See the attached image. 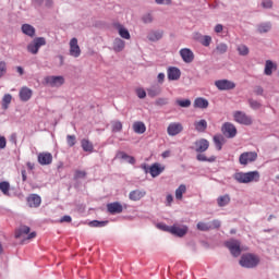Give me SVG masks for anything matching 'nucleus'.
Wrapping results in <instances>:
<instances>
[{"label": "nucleus", "instance_id": "c756f323", "mask_svg": "<svg viewBox=\"0 0 279 279\" xmlns=\"http://www.w3.org/2000/svg\"><path fill=\"white\" fill-rule=\"evenodd\" d=\"M81 147L83 150L88 151L89 154H92L93 149H95L93 143L86 138L81 141Z\"/></svg>", "mask_w": 279, "mask_h": 279}, {"label": "nucleus", "instance_id": "3c124183", "mask_svg": "<svg viewBox=\"0 0 279 279\" xmlns=\"http://www.w3.org/2000/svg\"><path fill=\"white\" fill-rule=\"evenodd\" d=\"M209 228H210V230H217V229L221 228V221L213 220L211 222H209Z\"/></svg>", "mask_w": 279, "mask_h": 279}, {"label": "nucleus", "instance_id": "f8f14e48", "mask_svg": "<svg viewBox=\"0 0 279 279\" xmlns=\"http://www.w3.org/2000/svg\"><path fill=\"white\" fill-rule=\"evenodd\" d=\"M194 146L197 154H204V151H207L208 147H210V142L206 138H201L194 143Z\"/></svg>", "mask_w": 279, "mask_h": 279}, {"label": "nucleus", "instance_id": "a211bd4d", "mask_svg": "<svg viewBox=\"0 0 279 279\" xmlns=\"http://www.w3.org/2000/svg\"><path fill=\"white\" fill-rule=\"evenodd\" d=\"M165 36V32L163 31H150L147 35V39L150 43H158V40H162V37Z\"/></svg>", "mask_w": 279, "mask_h": 279}, {"label": "nucleus", "instance_id": "f3484780", "mask_svg": "<svg viewBox=\"0 0 279 279\" xmlns=\"http://www.w3.org/2000/svg\"><path fill=\"white\" fill-rule=\"evenodd\" d=\"M29 208H38L43 204V198L38 194H31L26 199Z\"/></svg>", "mask_w": 279, "mask_h": 279}, {"label": "nucleus", "instance_id": "13d9d810", "mask_svg": "<svg viewBox=\"0 0 279 279\" xmlns=\"http://www.w3.org/2000/svg\"><path fill=\"white\" fill-rule=\"evenodd\" d=\"M8 145V141L5 140V136L0 135V149H5Z\"/></svg>", "mask_w": 279, "mask_h": 279}, {"label": "nucleus", "instance_id": "58836bf2", "mask_svg": "<svg viewBox=\"0 0 279 279\" xmlns=\"http://www.w3.org/2000/svg\"><path fill=\"white\" fill-rule=\"evenodd\" d=\"M0 191L3 195H10V182L2 181L0 182Z\"/></svg>", "mask_w": 279, "mask_h": 279}, {"label": "nucleus", "instance_id": "ddd939ff", "mask_svg": "<svg viewBox=\"0 0 279 279\" xmlns=\"http://www.w3.org/2000/svg\"><path fill=\"white\" fill-rule=\"evenodd\" d=\"M180 56L186 64H191V62L195 60V53H193V50L189 48H182L180 50Z\"/></svg>", "mask_w": 279, "mask_h": 279}, {"label": "nucleus", "instance_id": "bf43d9fd", "mask_svg": "<svg viewBox=\"0 0 279 279\" xmlns=\"http://www.w3.org/2000/svg\"><path fill=\"white\" fill-rule=\"evenodd\" d=\"M117 158H121V160H128L130 158V155H126L125 151H119L117 154Z\"/></svg>", "mask_w": 279, "mask_h": 279}, {"label": "nucleus", "instance_id": "c85d7f7f", "mask_svg": "<svg viewBox=\"0 0 279 279\" xmlns=\"http://www.w3.org/2000/svg\"><path fill=\"white\" fill-rule=\"evenodd\" d=\"M194 128L196 132H206L208 122L206 120L196 121L194 122Z\"/></svg>", "mask_w": 279, "mask_h": 279}, {"label": "nucleus", "instance_id": "4d7b16f0", "mask_svg": "<svg viewBox=\"0 0 279 279\" xmlns=\"http://www.w3.org/2000/svg\"><path fill=\"white\" fill-rule=\"evenodd\" d=\"M169 100L167 98H159L156 100V106H167Z\"/></svg>", "mask_w": 279, "mask_h": 279}, {"label": "nucleus", "instance_id": "dca6fc26", "mask_svg": "<svg viewBox=\"0 0 279 279\" xmlns=\"http://www.w3.org/2000/svg\"><path fill=\"white\" fill-rule=\"evenodd\" d=\"M107 210L110 215H121L123 213V205L119 202H113L107 204Z\"/></svg>", "mask_w": 279, "mask_h": 279}, {"label": "nucleus", "instance_id": "7c9ffc66", "mask_svg": "<svg viewBox=\"0 0 279 279\" xmlns=\"http://www.w3.org/2000/svg\"><path fill=\"white\" fill-rule=\"evenodd\" d=\"M217 204L220 208H223V206H228V204H230V195L226 194V195L219 196L217 198Z\"/></svg>", "mask_w": 279, "mask_h": 279}, {"label": "nucleus", "instance_id": "ea45409f", "mask_svg": "<svg viewBox=\"0 0 279 279\" xmlns=\"http://www.w3.org/2000/svg\"><path fill=\"white\" fill-rule=\"evenodd\" d=\"M123 130V123L121 121H112L111 122V131L112 132H121Z\"/></svg>", "mask_w": 279, "mask_h": 279}, {"label": "nucleus", "instance_id": "864d4df0", "mask_svg": "<svg viewBox=\"0 0 279 279\" xmlns=\"http://www.w3.org/2000/svg\"><path fill=\"white\" fill-rule=\"evenodd\" d=\"M86 177V171L83 170H76L74 174V180H80L82 178Z\"/></svg>", "mask_w": 279, "mask_h": 279}, {"label": "nucleus", "instance_id": "e2e57ef3", "mask_svg": "<svg viewBox=\"0 0 279 279\" xmlns=\"http://www.w3.org/2000/svg\"><path fill=\"white\" fill-rule=\"evenodd\" d=\"M144 23H151V21H154V19L151 17V14H146L143 17Z\"/></svg>", "mask_w": 279, "mask_h": 279}, {"label": "nucleus", "instance_id": "c9c22d12", "mask_svg": "<svg viewBox=\"0 0 279 279\" xmlns=\"http://www.w3.org/2000/svg\"><path fill=\"white\" fill-rule=\"evenodd\" d=\"M274 61L267 60L264 70L265 75H271L274 73Z\"/></svg>", "mask_w": 279, "mask_h": 279}, {"label": "nucleus", "instance_id": "338daca9", "mask_svg": "<svg viewBox=\"0 0 279 279\" xmlns=\"http://www.w3.org/2000/svg\"><path fill=\"white\" fill-rule=\"evenodd\" d=\"M167 204L168 206H171V204L173 203V195L168 194L166 197Z\"/></svg>", "mask_w": 279, "mask_h": 279}, {"label": "nucleus", "instance_id": "0e129e2a", "mask_svg": "<svg viewBox=\"0 0 279 279\" xmlns=\"http://www.w3.org/2000/svg\"><path fill=\"white\" fill-rule=\"evenodd\" d=\"M215 32H216V34H221V32H223V25H221V24L216 25Z\"/></svg>", "mask_w": 279, "mask_h": 279}, {"label": "nucleus", "instance_id": "cd10ccee", "mask_svg": "<svg viewBox=\"0 0 279 279\" xmlns=\"http://www.w3.org/2000/svg\"><path fill=\"white\" fill-rule=\"evenodd\" d=\"M123 49H125V41L121 38H116L113 40V51L119 53V52L123 51Z\"/></svg>", "mask_w": 279, "mask_h": 279}, {"label": "nucleus", "instance_id": "7ed1b4c3", "mask_svg": "<svg viewBox=\"0 0 279 279\" xmlns=\"http://www.w3.org/2000/svg\"><path fill=\"white\" fill-rule=\"evenodd\" d=\"M257 159L258 154L256 151H245L240 155L239 162L240 165L246 167V165H250V162H256Z\"/></svg>", "mask_w": 279, "mask_h": 279}, {"label": "nucleus", "instance_id": "412c9836", "mask_svg": "<svg viewBox=\"0 0 279 279\" xmlns=\"http://www.w3.org/2000/svg\"><path fill=\"white\" fill-rule=\"evenodd\" d=\"M39 165H51L53 162V156L51 153H40L38 155Z\"/></svg>", "mask_w": 279, "mask_h": 279}, {"label": "nucleus", "instance_id": "b1692460", "mask_svg": "<svg viewBox=\"0 0 279 279\" xmlns=\"http://www.w3.org/2000/svg\"><path fill=\"white\" fill-rule=\"evenodd\" d=\"M209 102L208 99L198 97L194 100V108H199L202 110H206L208 108Z\"/></svg>", "mask_w": 279, "mask_h": 279}, {"label": "nucleus", "instance_id": "e433bc0d", "mask_svg": "<svg viewBox=\"0 0 279 279\" xmlns=\"http://www.w3.org/2000/svg\"><path fill=\"white\" fill-rule=\"evenodd\" d=\"M222 141H223V136H221V135L214 136V143H215L216 149H218V151H221V148L223 147Z\"/></svg>", "mask_w": 279, "mask_h": 279}, {"label": "nucleus", "instance_id": "9b49d317", "mask_svg": "<svg viewBox=\"0 0 279 279\" xmlns=\"http://www.w3.org/2000/svg\"><path fill=\"white\" fill-rule=\"evenodd\" d=\"M29 231H31L29 227L21 226L19 230L15 232V238L21 239V236H23L24 234H28L27 235L28 241H31V239H36V231H33L31 233Z\"/></svg>", "mask_w": 279, "mask_h": 279}, {"label": "nucleus", "instance_id": "09e8293b", "mask_svg": "<svg viewBox=\"0 0 279 279\" xmlns=\"http://www.w3.org/2000/svg\"><path fill=\"white\" fill-rule=\"evenodd\" d=\"M248 104L253 110H258V108H260V102H258V100L248 99Z\"/></svg>", "mask_w": 279, "mask_h": 279}, {"label": "nucleus", "instance_id": "423d86ee", "mask_svg": "<svg viewBox=\"0 0 279 279\" xmlns=\"http://www.w3.org/2000/svg\"><path fill=\"white\" fill-rule=\"evenodd\" d=\"M184 132V126L180 122H172L167 128L168 136H178V134H182Z\"/></svg>", "mask_w": 279, "mask_h": 279}, {"label": "nucleus", "instance_id": "f257e3e1", "mask_svg": "<svg viewBox=\"0 0 279 279\" xmlns=\"http://www.w3.org/2000/svg\"><path fill=\"white\" fill-rule=\"evenodd\" d=\"M233 178L236 182H239V184H250L260 180V172L256 170L250 172H236Z\"/></svg>", "mask_w": 279, "mask_h": 279}, {"label": "nucleus", "instance_id": "2f4dec72", "mask_svg": "<svg viewBox=\"0 0 279 279\" xmlns=\"http://www.w3.org/2000/svg\"><path fill=\"white\" fill-rule=\"evenodd\" d=\"M149 173L153 178H158V175H160V173H162V169L160 168V166H158V163H154L149 168Z\"/></svg>", "mask_w": 279, "mask_h": 279}, {"label": "nucleus", "instance_id": "052dcab7", "mask_svg": "<svg viewBox=\"0 0 279 279\" xmlns=\"http://www.w3.org/2000/svg\"><path fill=\"white\" fill-rule=\"evenodd\" d=\"M71 221H72L71 216H63V217L60 219V223H71Z\"/></svg>", "mask_w": 279, "mask_h": 279}, {"label": "nucleus", "instance_id": "6ab92c4d", "mask_svg": "<svg viewBox=\"0 0 279 279\" xmlns=\"http://www.w3.org/2000/svg\"><path fill=\"white\" fill-rule=\"evenodd\" d=\"M33 95L34 92L29 87L25 86L20 89L19 94L21 101H29Z\"/></svg>", "mask_w": 279, "mask_h": 279}, {"label": "nucleus", "instance_id": "f704fd0d", "mask_svg": "<svg viewBox=\"0 0 279 279\" xmlns=\"http://www.w3.org/2000/svg\"><path fill=\"white\" fill-rule=\"evenodd\" d=\"M10 104H12V95L5 94L2 98V109L8 110Z\"/></svg>", "mask_w": 279, "mask_h": 279}, {"label": "nucleus", "instance_id": "69168bd1", "mask_svg": "<svg viewBox=\"0 0 279 279\" xmlns=\"http://www.w3.org/2000/svg\"><path fill=\"white\" fill-rule=\"evenodd\" d=\"M255 95H263L264 89L260 86H256L254 89Z\"/></svg>", "mask_w": 279, "mask_h": 279}, {"label": "nucleus", "instance_id": "774afa93", "mask_svg": "<svg viewBox=\"0 0 279 279\" xmlns=\"http://www.w3.org/2000/svg\"><path fill=\"white\" fill-rule=\"evenodd\" d=\"M157 80H158L159 84H162V82H165V73H159L157 76Z\"/></svg>", "mask_w": 279, "mask_h": 279}, {"label": "nucleus", "instance_id": "20e7f679", "mask_svg": "<svg viewBox=\"0 0 279 279\" xmlns=\"http://www.w3.org/2000/svg\"><path fill=\"white\" fill-rule=\"evenodd\" d=\"M45 45H47V40L44 37H37L33 40V43H31L27 46V51H29V53H33L34 56H36V53H38V50L40 49V47H45Z\"/></svg>", "mask_w": 279, "mask_h": 279}, {"label": "nucleus", "instance_id": "393cba45", "mask_svg": "<svg viewBox=\"0 0 279 279\" xmlns=\"http://www.w3.org/2000/svg\"><path fill=\"white\" fill-rule=\"evenodd\" d=\"M196 40L203 45V47H210V43H213V37L209 35H197Z\"/></svg>", "mask_w": 279, "mask_h": 279}, {"label": "nucleus", "instance_id": "4468645a", "mask_svg": "<svg viewBox=\"0 0 279 279\" xmlns=\"http://www.w3.org/2000/svg\"><path fill=\"white\" fill-rule=\"evenodd\" d=\"M45 82L48 86L60 87L64 84V76H46Z\"/></svg>", "mask_w": 279, "mask_h": 279}, {"label": "nucleus", "instance_id": "79ce46f5", "mask_svg": "<svg viewBox=\"0 0 279 279\" xmlns=\"http://www.w3.org/2000/svg\"><path fill=\"white\" fill-rule=\"evenodd\" d=\"M90 228H104L105 226H108V221H98L94 220L89 222Z\"/></svg>", "mask_w": 279, "mask_h": 279}, {"label": "nucleus", "instance_id": "680f3d73", "mask_svg": "<svg viewBox=\"0 0 279 279\" xmlns=\"http://www.w3.org/2000/svg\"><path fill=\"white\" fill-rule=\"evenodd\" d=\"M155 1L159 5H169V3H171V0H155Z\"/></svg>", "mask_w": 279, "mask_h": 279}, {"label": "nucleus", "instance_id": "1a4fd4ad", "mask_svg": "<svg viewBox=\"0 0 279 279\" xmlns=\"http://www.w3.org/2000/svg\"><path fill=\"white\" fill-rule=\"evenodd\" d=\"M221 132L227 138H234V136H236V126L230 122H226L222 125Z\"/></svg>", "mask_w": 279, "mask_h": 279}, {"label": "nucleus", "instance_id": "aec40b11", "mask_svg": "<svg viewBox=\"0 0 279 279\" xmlns=\"http://www.w3.org/2000/svg\"><path fill=\"white\" fill-rule=\"evenodd\" d=\"M145 195H147V192L143 190H134L130 192L129 198L131 199V202H141V199H143Z\"/></svg>", "mask_w": 279, "mask_h": 279}, {"label": "nucleus", "instance_id": "bb28decb", "mask_svg": "<svg viewBox=\"0 0 279 279\" xmlns=\"http://www.w3.org/2000/svg\"><path fill=\"white\" fill-rule=\"evenodd\" d=\"M22 32L23 34H25L26 36H29L31 38H34V36H36V28H34V26L29 24H23Z\"/></svg>", "mask_w": 279, "mask_h": 279}, {"label": "nucleus", "instance_id": "5fc2aeb1", "mask_svg": "<svg viewBox=\"0 0 279 279\" xmlns=\"http://www.w3.org/2000/svg\"><path fill=\"white\" fill-rule=\"evenodd\" d=\"M136 95L140 99H145V97H147V93L143 88L136 89Z\"/></svg>", "mask_w": 279, "mask_h": 279}, {"label": "nucleus", "instance_id": "8fccbe9b", "mask_svg": "<svg viewBox=\"0 0 279 279\" xmlns=\"http://www.w3.org/2000/svg\"><path fill=\"white\" fill-rule=\"evenodd\" d=\"M178 106L181 108H189L191 107V100L184 99V100H177Z\"/></svg>", "mask_w": 279, "mask_h": 279}, {"label": "nucleus", "instance_id": "a19ab883", "mask_svg": "<svg viewBox=\"0 0 279 279\" xmlns=\"http://www.w3.org/2000/svg\"><path fill=\"white\" fill-rule=\"evenodd\" d=\"M148 97H158V95L161 93L160 87H150L147 89Z\"/></svg>", "mask_w": 279, "mask_h": 279}, {"label": "nucleus", "instance_id": "72a5a7b5", "mask_svg": "<svg viewBox=\"0 0 279 279\" xmlns=\"http://www.w3.org/2000/svg\"><path fill=\"white\" fill-rule=\"evenodd\" d=\"M196 160H198L199 162H215V160H217V157L211 156L210 158H207L206 155L198 154L196 156Z\"/></svg>", "mask_w": 279, "mask_h": 279}, {"label": "nucleus", "instance_id": "9d476101", "mask_svg": "<svg viewBox=\"0 0 279 279\" xmlns=\"http://www.w3.org/2000/svg\"><path fill=\"white\" fill-rule=\"evenodd\" d=\"M70 56L72 58H80L82 56V49L80 48V44H77V38L75 37L70 40Z\"/></svg>", "mask_w": 279, "mask_h": 279}, {"label": "nucleus", "instance_id": "0eeeda50", "mask_svg": "<svg viewBox=\"0 0 279 279\" xmlns=\"http://www.w3.org/2000/svg\"><path fill=\"white\" fill-rule=\"evenodd\" d=\"M215 86L218 90H234L236 88V84L228 80H218L215 82Z\"/></svg>", "mask_w": 279, "mask_h": 279}, {"label": "nucleus", "instance_id": "f03ea898", "mask_svg": "<svg viewBox=\"0 0 279 279\" xmlns=\"http://www.w3.org/2000/svg\"><path fill=\"white\" fill-rule=\"evenodd\" d=\"M258 263H260V259L258 258V256H256L254 254L242 255V257L240 259V265L242 267H246L247 269H252V268L256 267L258 265Z\"/></svg>", "mask_w": 279, "mask_h": 279}, {"label": "nucleus", "instance_id": "49530a36", "mask_svg": "<svg viewBox=\"0 0 279 279\" xmlns=\"http://www.w3.org/2000/svg\"><path fill=\"white\" fill-rule=\"evenodd\" d=\"M66 143H68L69 147H74V145L77 143L75 135H68Z\"/></svg>", "mask_w": 279, "mask_h": 279}, {"label": "nucleus", "instance_id": "37998d69", "mask_svg": "<svg viewBox=\"0 0 279 279\" xmlns=\"http://www.w3.org/2000/svg\"><path fill=\"white\" fill-rule=\"evenodd\" d=\"M210 223H206V222H198L197 223V230H201V232H208V230H210Z\"/></svg>", "mask_w": 279, "mask_h": 279}, {"label": "nucleus", "instance_id": "6e6d98bb", "mask_svg": "<svg viewBox=\"0 0 279 279\" xmlns=\"http://www.w3.org/2000/svg\"><path fill=\"white\" fill-rule=\"evenodd\" d=\"M157 228H159V230H162L163 232H171V227H169L165 223H158Z\"/></svg>", "mask_w": 279, "mask_h": 279}, {"label": "nucleus", "instance_id": "a878e982", "mask_svg": "<svg viewBox=\"0 0 279 279\" xmlns=\"http://www.w3.org/2000/svg\"><path fill=\"white\" fill-rule=\"evenodd\" d=\"M133 131L135 134H145L147 126H145L144 122L137 121L133 123Z\"/></svg>", "mask_w": 279, "mask_h": 279}, {"label": "nucleus", "instance_id": "5701e85b", "mask_svg": "<svg viewBox=\"0 0 279 279\" xmlns=\"http://www.w3.org/2000/svg\"><path fill=\"white\" fill-rule=\"evenodd\" d=\"M116 29H118V34L119 36H121V38H124V40H130L131 36H130V31H128V28H125L123 25L116 23L114 24Z\"/></svg>", "mask_w": 279, "mask_h": 279}, {"label": "nucleus", "instance_id": "39448f33", "mask_svg": "<svg viewBox=\"0 0 279 279\" xmlns=\"http://www.w3.org/2000/svg\"><path fill=\"white\" fill-rule=\"evenodd\" d=\"M233 119L235 123H240L241 125H252L253 123L252 117L245 114L243 111H235L233 113Z\"/></svg>", "mask_w": 279, "mask_h": 279}, {"label": "nucleus", "instance_id": "a18cd8bd", "mask_svg": "<svg viewBox=\"0 0 279 279\" xmlns=\"http://www.w3.org/2000/svg\"><path fill=\"white\" fill-rule=\"evenodd\" d=\"M8 73V63L5 61H0V77H3Z\"/></svg>", "mask_w": 279, "mask_h": 279}, {"label": "nucleus", "instance_id": "473e14b6", "mask_svg": "<svg viewBox=\"0 0 279 279\" xmlns=\"http://www.w3.org/2000/svg\"><path fill=\"white\" fill-rule=\"evenodd\" d=\"M271 31V23L267 22V23H262L257 26V32L259 34H267V32Z\"/></svg>", "mask_w": 279, "mask_h": 279}, {"label": "nucleus", "instance_id": "de8ad7c7", "mask_svg": "<svg viewBox=\"0 0 279 279\" xmlns=\"http://www.w3.org/2000/svg\"><path fill=\"white\" fill-rule=\"evenodd\" d=\"M216 51L220 54L222 53H226L228 51V45L226 44H219L217 47H216Z\"/></svg>", "mask_w": 279, "mask_h": 279}, {"label": "nucleus", "instance_id": "603ef678", "mask_svg": "<svg viewBox=\"0 0 279 279\" xmlns=\"http://www.w3.org/2000/svg\"><path fill=\"white\" fill-rule=\"evenodd\" d=\"M262 7L266 10H270V8H274V1L271 0H264L262 1Z\"/></svg>", "mask_w": 279, "mask_h": 279}, {"label": "nucleus", "instance_id": "4c0bfd02", "mask_svg": "<svg viewBox=\"0 0 279 279\" xmlns=\"http://www.w3.org/2000/svg\"><path fill=\"white\" fill-rule=\"evenodd\" d=\"M184 193H186V185L181 184V185L175 190V199H182Z\"/></svg>", "mask_w": 279, "mask_h": 279}, {"label": "nucleus", "instance_id": "6e6552de", "mask_svg": "<svg viewBox=\"0 0 279 279\" xmlns=\"http://www.w3.org/2000/svg\"><path fill=\"white\" fill-rule=\"evenodd\" d=\"M226 247L231 252L232 256H241V242L230 240L226 242Z\"/></svg>", "mask_w": 279, "mask_h": 279}, {"label": "nucleus", "instance_id": "4be33fe9", "mask_svg": "<svg viewBox=\"0 0 279 279\" xmlns=\"http://www.w3.org/2000/svg\"><path fill=\"white\" fill-rule=\"evenodd\" d=\"M181 75H182V72L180 71V69L175 66L168 69V80H170L171 82L178 81Z\"/></svg>", "mask_w": 279, "mask_h": 279}, {"label": "nucleus", "instance_id": "2eb2a0df", "mask_svg": "<svg viewBox=\"0 0 279 279\" xmlns=\"http://www.w3.org/2000/svg\"><path fill=\"white\" fill-rule=\"evenodd\" d=\"M170 234H173L174 236H185L186 232H189V227L186 226H180V225H173L170 229Z\"/></svg>", "mask_w": 279, "mask_h": 279}, {"label": "nucleus", "instance_id": "c03bdc74", "mask_svg": "<svg viewBox=\"0 0 279 279\" xmlns=\"http://www.w3.org/2000/svg\"><path fill=\"white\" fill-rule=\"evenodd\" d=\"M238 52L240 56H247L250 53V48L245 45L238 46Z\"/></svg>", "mask_w": 279, "mask_h": 279}]
</instances>
